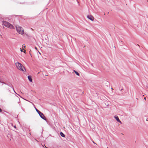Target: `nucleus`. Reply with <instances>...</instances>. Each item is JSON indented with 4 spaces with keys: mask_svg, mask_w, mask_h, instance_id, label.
<instances>
[{
    "mask_svg": "<svg viewBox=\"0 0 148 148\" xmlns=\"http://www.w3.org/2000/svg\"><path fill=\"white\" fill-rule=\"evenodd\" d=\"M104 15L105 14V13H104Z\"/></svg>",
    "mask_w": 148,
    "mask_h": 148,
    "instance_id": "obj_21",
    "label": "nucleus"
},
{
    "mask_svg": "<svg viewBox=\"0 0 148 148\" xmlns=\"http://www.w3.org/2000/svg\"><path fill=\"white\" fill-rule=\"evenodd\" d=\"M35 48H36V49H37L36 47H35Z\"/></svg>",
    "mask_w": 148,
    "mask_h": 148,
    "instance_id": "obj_19",
    "label": "nucleus"
},
{
    "mask_svg": "<svg viewBox=\"0 0 148 148\" xmlns=\"http://www.w3.org/2000/svg\"><path fill=\"white\" fill-rule=\"evenodd\" d=\"M20 49H21V51H22V50L21 48H20Z\"/></svg>",
    "mask_w": 148,
    "mask_h": 148,
    "instance_id": "obj_16",
    "label": "nucleus"
},
{
    "mask_svg": "<svg viewBox=\"0 0 148 148\" xmlns=\"http://www.w3.org/2000/svg\"><path fill=\"white\" fill-rule=\"evenodd\" d=\"M2 23L6 27H8L9 25H10V23L8 22L5 21H2Z\"/></svg>",
    "mask_w": 148,
    "mask_h": 148,
    "instance_id": "obj_4",
    "label": "nucleus"
},
{
    "mask_svg": "<svg viewBox=\"0 0 148 148\" xmlns=\"http://www.w3.org/2000/svg\"><path fill=\"white\" fill-rule=\"evenodd\" d=\"M14 127L15 128H16V125H14Z\"/></svg>",
    "mask_w": 148,
    "mask_h": 148,
    "instance_id": "obj_14",
    "label": "nucleus"
},
{
    "mask_svg": "<svg viewBox=\"0 0 148 148\" xmlns=\"http://www.w3.org/2000/svg\"><path fill=\"white\" fill-rule=\"evenodd\" d=\"M111 89H112V90H113V88H111Z\"/></svg>",
    "mask_w": 148,
    "mask_h": 148,
    "instance_id": "obj_18",
    "label": "nucleus"
},
{
    "mask_svg": "<svg viewBox=\"0 0 148 148\" xmlns=\"http://www.w3.org/2000/svg\"><path fill=\"white\" fill-rule=\"evenodd\" d=\"M35 109L37 111V112H38V113L39 114V115H40V117L42 118V119L45 120H46L47 119L44 115L40 111H39L36 108H35Z\"/></svg>",
    "mask_w": 148,
    "mask_h": 148,
    "instance_id": "obj_3",
    "label": "nucleus"
},
{
    "mask_svg": "<svg viewBox=\"0 0 148 148\" xmlns=\"http://www.w3.org/2000/svg\"><path fill=\"white\" fill-rule=\"evenodd\" d=\"M45 146L46 148V147L45 145Z\"/></svg>",
    "mask_w": 148,
    "mask_h": 148,
    "instance_id": "obj_22",
    "label": "nucleus"
},
{
    "mask_svg": "<svg viewBox=\"0 0 148 148\" xmlns=\"http://www.w3.org/2000/svg\"><path fill=\"white\" fill-rule=\"evenodd\" d=\"M8 27L11 29H14V27L10 23V25H9V26H8Z\"/></svg>",
    "mask_w": 148,
    "mask_h": 148,
    "instance_id": "obj_7",
    "label": "nucleus"
},
{
    "mask_svg": "<svg viewBox=\"0 0 148 148\" xmlns=\"http://www.w3.org/2000/svg\"><path fill=\"white\" fill-rule=\"evenodd\" d=\"M25 51L26 52V51H25V50H24V53L25 52Z\"/></svg>",
    "mask_w": 148,
    "mask_h": 148,
    "instance_id": "obj_17",
    "label": "nucleus"
},
{
    "mask_svg": "<svg viewBox=\"0 0 148 148\" xmlns=\"http://www.w3.org/2000/svg\"><path fill=\"white\" fill-rule=\"evenodd\" d=\"M123 90V88H122V89H121L120 90H121H121Z\"/></svg>",
    "mask_w": 148,
    "mask_h": 148,
    "instance_id": "obj_15",
    "label": "nucleus"
},
{
    "mask_svg": "<svg viewBox=\"0 0 148 148\" xmlns=\"http://www.w3.org/2000/svg\"><path fill=\"white\" fill-rule=\"evenodd\" d=\"M12 88L14 90V88L13 87H12Z\"/></svg>",
    "mask_w": 148,
    "mask_h": 148,
    "instance_id": "obj_20",
    "label": "nucleus"
},
{
    "mask_svg": "<svg viewBox=\"0 0 148 148\" xmlns=\"http://www.w3.org/2000/svg\"><path fill=\"white\" fill-rule=\"evenodd\" d=\"M16 30L19 34H24V30L23 28L18 26H16Z\"/></svg>",
    "mask_w": 148,
    "mask_h": 148,
    "instance_id": "obj_2",
    "label": "nucleus"
},
{
    "mask_svg": "<svg viewBox=\"0 0 148 148\" xmlns=\"http://www.w3.org/2000/svg\"><path fill=\"white\" fill-rule=\"evenodd\" d=\"M9 86L11 87H12V84H7Z\"/></svg>",
    "mask_w": 148,
    "mask_h": 148,
    "instance_id": "obj_12",
    "label": "nucleus"
},
{
    "mask_svg": "<svg viewBox=\"0 0 148 148\" xmlns=\"http://www.w3.org/2000/svg\"><path fill=\"white\" fill-rule=\"evenodd\" d=\"M60 136L63 137H65V135L62 132H61L60 133Z\"/></svg>",
    "mask_w": 148,
    "mask_h": 148,
    "instance_id": "obj_9",
    "label": "nucleus"
},
{
    "mask_svg": "<svg viewBox=\"0 0 148 148\" xmlns=\"http://www.w3.org/2000/svg\"><path fill=\"white\" fill-rule=\"evenodd\" d=\"M28 78L29 80L31 82H32V77L30 76H28Z\"/></svg>",
    "mask_w": 148,
    "mask_h": 148,
    "instance_id": "obj_8",
    "label": "nucleus"
},
{
    "mask_svg": "<svg viewBox=\"0 0 148 148\" xmlns=\"http://www.w3.org/2000/svg\"><path fill=\"white\" fill-rule=\"evenodd\" d=\"M87 18L91 20L92 21H93L94 20V17L91 15H88L87 16Z\"/></svg>",
    "mask_w": 148,
    "mask_h": 148,
    "instance_id": "obj_5",
    "label": "nucleus"
},
{
    "mask_svg": "<svg viewBox=\"0 0 148 148\" xmlns=\"http://www.w3.org/2000/svg\"><path fill=\"white\" fill-rule=\"evenodd\" d=\"M0 82L1 83L2 82L1 81H0Z\"/></svg>",
    "mask_w": 148,
    "mask_h": 148,
    "instance_id": "obj_23",
    "label": "nucleus"
},
{
    "mask_svg": "<svg viewBox=\"0 0 148 148\" xmlns=\"http://www.w3.org/2000/svg\"><path fill=\"white\" fill-rule=\"evenodd\" d=\"M114 118H115V119L118 122H119L120 123H121V122L119 120V119L118 116H114Z\"/></svg>",
    "mask_w": 148,
    "mask_h": 148,
    "instance_id": "obj_6",
    "label": "nucleus"
},
{
    "mask_svg": "<svg viewBox=\"0 0 148 148\" xmlns=\"http://www.w3.org/2000/svg\"><path fill=\"white\" fill-rule=\"evenodd\" d=\"M74 72H75V73L78 76L79 75V74L77 71H76L74 70H73Z\"/></svg>",
    "mask_w": 148,
    "mask_h": 148,
    "instance_id": "obj_10",
    "label": "nucleus"
},
{
    "mask_svg": "<svg viewBox=\"0 0 148 148\" xmlns=\"http://www.w3.org/2000/svg\"><path fill=\"white\" fill-rule=\"evenodd\" d=\"M25 44H23L22 45V47L23 48V49H24V48H25Z\"/></svg>",
    "mask_w": 148,
    "mask_h": 148,
    "instance_id": "obj_11",
    "label": "nucleus"
},
{
    "mask_svg": "<svg viewBox=\"0 0 148 148\" xmlns=\"http://www.w3.org/2000/svg\"><path fill=\"white\" fill-rule=\"evenodd\" d=\"M144 99L145 100H146V98L145 97H144Z\"/></svg>",
    "mask_w": 148,
    "mask_h": 148,
    "instance_id": "obj_13",
    "label": "nucleus"
},
{
    "mask_svg": "<svg viewBox=\"0 0 148 148\" xmlns=\"http://www.w3.org/2000/svg\"><path fill=\"white\" fill-rule=\"evenodd\" d=\"M16 65L17 69L19 70L24 71V69L25 70V68L24 67V66H23L21 64L19 63V62H16Z\"/></svg>",
    "mask_w": 148,
    "mask_h": 148,
    "instance_id": "obj_1",
    "label": "nucleus"
}]
</instances>
